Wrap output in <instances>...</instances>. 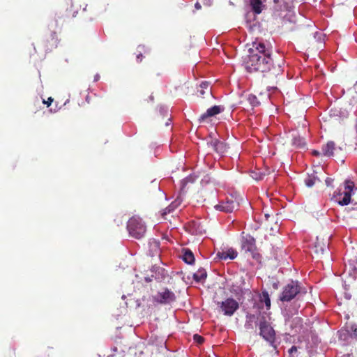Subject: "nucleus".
<instances>
[{
  "label": "nucleus",
  "instance_id": "nucleus-30",
  "mask_svg": "<svg viewBox=\"0 0 357 357\" xmlns=\"http://www.w3.org/2000/svg\"><path fill=\"white\" fill-rule=\"evenodd\" d=\"M234 221H235V220H234V219H232L231 215H229V216L227 217V222L233 223Z\"/></svg>",
  "mask_w": 357,
  "mask_h": 357
},
{
  "label": "nucleus",
  "instance_id": "nucleus-6",
  "mask_svg": "<svg viewBox=\"0 0 357 357\" xmlns=\"http://www.w3.org/2000/svg\"><path fill=\"white\" fill-rule=\"evenodd\" d=\"M238 206L236 195H225V212L231 213Z\"/></svg>",
  "mask_w": 357,
  "mask_h": 357
},
{
  "label": "nucleus",
  "instance_id": "nucleus-41",
  "mask_svg": "<svg viewBox=\"0 0 357 357\" xmlns=\"http://www.w3.org/2000/svg\"><path fill=\"white\" fill-rule=\"evenodd\" d=\"M108 357H115V355L114 354H112V355L109 356Z\"/></svg>",
  "mask_w": 357,
  "mask_h": 357
},
{
  "label": "nucleus",
  "instance_id": "nucleus-33",
  "mask_svg": "<svg viewBox=\"0 0 357 357\" xmlns=\"http://www.w3.org/2000/svg\"><path fill=\"white\" fill-rule=\"evenodd\" d=\"M217 256L218 257V258H219L220 259H222V258H223V252H219L218 253Z\"/></svg>",
  "mask_w": 357,
  "mask_h": 357
},
{
  "label": "nucleus",
  "instance_id": "nucleus-35",
  "mask_svg": "<svg viewBox=\"0 0 357 357\" xmlns=\"http://www.w3.org/2000/svg\"><path fill=\"white\" fill-rule=\"evenodd\" d=\"M216 208L218 209H220V211H222L223 210V207L221 206V205H217L216 206Z\"/></svg>",
  "mask_w": 357,
  "mask_h": 357
},
{
  "label": "nucleus",
  "instance_id": "nucleus-34",
  "mask_svg": "<svg viewBox=\"0 0 357 357\" xmlns=\"http://www.w3.org/2000/svg\"><path fill=\"white\" fill-rule=\"evenodd\" d=\"M144 280L146 282H150L152 281V278L150 277H146Z\"/></svg>",
  "mask_w": 357,
  "mask_h": 357
},
{
  "label": "nucleus",
  "instance_id": "nucleus-8",
  "mask_svg": "<svg viewBox=\"0 0 357 357\" xmlns=\"http://www.w3.org/2000/svg\"><path fill=\"white\" fill-rule=\"evenodd\" d=\"M260 334L266 340H271L274 336V331L266 321H260Z\"/></svg>",
  "mask_w": 357,
  "mask_h": 357
},
{
  "label": "nucleus",
  "instance_id": "nucleus-15",
  "mask_svg": "<svg viewBox=\"0 0 357 357\" xmlns=\"http://www.w3.org/2000/svg\"><path fill=\"white\" fill-rule=\"evenodd\" d=\"M259 301L261 303H264L266 307L267 310H269L271 307V299L269 294L267 291H262L261 294L259 296Z\"/></svg>",
  "mask_w": 357,
  "mask_h": 357
},
{
  "label": "nucleus",
  "instance_id": "nucleus-2",
  "mask_svg": "<svg viewBox=\"0 0 357 357\" xmlns=\"http://www.w3.org/2000/svg\"><path fill=\"white\" fill-rule=\"evenodd\" d=\"M354 183L346 180L343 186H340L333 194L332 199L340 206H347L351 202V197L354 194Z\"/></svg>",
  "mask_w": 357,
  "mask_h": 357
},
{
  "label": "nucleus",
  "instance_id": "nucleus-21",
  "mask_svg": "<svg viewBox=\"0 0 357 357\" xmlns=\"http://www.w3.org/2000/svg\"><path fill=\"white\" fill-rule=\"evenodd\" d=\"M292 143L294 146L297 147H303L305 146V142L304 139L299 136L298 137H294Z\"/></svg>",
  "mask_w": 357,
  "mask_h": 357
},
{
  "label": "nucleus",
  "instance_id": "nucleus-42",
  "mask_svg": "<svg viewBox=\"0 0 357 357\" xmlns=\"http://www.w3.org/2000/svg\"><path fill=\"white\" fill-rule=\"evenodd\" d=\"M113 350H114V351H117V348H116V347H114V348L113 349Z\"/></svg>",
  "mask_w": 357,
  "mask_h": 357
},
{
  "label": "nucleus",
  "instance_id": "nucleus-37",
  "mask_svg": "<svg viewBox=\"0 0 357 357\" xmlns=\"http://www.w3.org/2000/svg\"><path fill=\"white\" fill-rule=\"evenodd\" d=\"M214 146H215V150L218 151V144H214Z\"/></svg>",
  "mask_w": 357,
  "mask_h": 357
},
{
  "label": "nucleus",
  "instance_id": "nucleus-24",
  "mask_svg": "<svg viewBox=\"0 0 357 357\" xmlns=\"http://www.w3.org/2000/svg\"><path fill=\"white\" fill-rule=\"evenodd\" d=\"M193 340L197 345H201L204 342V338L198 334H195L193 335Z\"/></svg>",
  "mask_w": 357,
  "mask_h": 357
},
{
  "label": "nucleus",
  "instance_id": "nucleus-1",
  "mask_svg": "<svg viewBox=\"0 0 357 357\" xmlns=\"http://www.w3.org/2000/svg\"><path fill=\"white\" fill-rule=\"evenodd\" d=\"M249 54L245 59L246 68L252 71L268 72L273 66L270 53L262 43H253L248 50Z\"/></svg>",
  "mask_w": 357,
  "mask_h": 357
},
{
  "label": "nucleus",
  "instance_id": "nucleus-43",
  "mask_svg": "<svg viewBox=\"0 0 357 357\" xmlns=\"http://www.w3.org/2000/svg\"><path fill=\"white\" fill-rule=\"evenodd\" d=\"M279 1H280V0H274V2L277 3H278V2H279Z\"/></svg>",
  "mask_w": 357,
  "mask_h": 357
},
{
  "label": "nucleus",
  "instance_id": "nucleus-22",
  "mask_svg": "<svg viewBox=\"0 0 357 357\" xmlns=\"http://www.w3.org/2000/svg\"><path fill=\"white\" fill-rule=\"evenodd\" d=\"M317 178L314 175L308 176L305 179V183L307 187H312L314 185Z\"/></svg>",
  "mask_w": 357,
  "mask_h": 357
},
{
  "label": "nucleus",
  "instance_id": "nucleus-36",
  "mask_svg": "<svg viewBox=\"0 0 357 357\" xmlns=\"http://www.w3.org/2000/svg\"><path fill=\"white\" fill-rule=\"evenodd\" d=\"M99 79H100V75H96L95 76L94 80H95V81H98Z\"/></svg>",
  "mask_w": 357,
  "mask_h": 357
},
{
  "label": "nucleus",
  "instance_id": "nucleus-20",
  "mask_svg": "<svg viewBox=\"0 0 357 357\" xmlns=\"http://www.w3.org/2000/svg\"><path fill=\"white\" fill-rule=\"evenodd\" d=\"M265 175L266 174L264 172L259 171H253L250 173L251 177L257 181L263 179Z\"/></svg>",
  "mask_w": 357,
  "mask_h": 357
},
{
  "label": "nucleus",
  "instance_id": "nucleus-23",
  "mask_svg": "<svg viewBox=\"0 0 357 357\" xmlns=\"http://www.w3.org/2000/svg\"><path fill=\"white\" fill-rule=\"evenodd\" d=\"M176 206L174 205V203H172L169 206H168L167 208H165L162 213V216L163 218H165V216L167 214V213H171L172 211H173L175 208Z\"/></svg>",
  "mask_w": 357,
  "mask_h": 357
},
{
  "label": "nucleus",
  "instance_id": "nucleus-27",
  "mask_svg": "<svg viewBox=\"0 0 357 357\" xmlns=\"http://www.w3.org/2000/svg\"><path fill=\"white\" fill-rule=\"evenodd\" d=\"M333 181V178L328 177L326 179L325 183L327 186H331L332 185Z\"/></svg>",
  "mask_w": 357,
  "mask_h": 357
},
{
  "label": "nucleus",
  "instance_id": "nucleus-5",
  "mask_svg": "<svg viewBox=\"0 0 357 357\" xmlns=\"http://www.w3.org/2000/svg\"><path fill=\"white\" fill-rule=\"evenodd\" d=\"M153 300L160 304H169L176 300V296L173 291L165 288L153 297Z\"/></svg>",
  "mask_w": 357,
  "mask_h": 357
},
{
  "label": "nucleus",
  "instance_id": "nucleus-12",
  "mask_svg": "<svg viewBox=\"0 0 357 357\" xmlns=\"http://www.w3.org/2000/svg\"><path fill=\"white\" fill-rule=\"evenodd\" d=\"M341 151V148H336L333 142H328L322 147V152L325 156L331 157L334 155V152Z\"/></svg>",
  "mask_w": 357,
  "mask_h": 357
},
{
  "label": "nucleus",
  "instance_id": "nucleus-39",
  "mask_svg": "<svg viewBox=\"0 0 357 357\" xmlns=\"http://www.w3.org/2000/svg\"><path fill=\"white\" fill-rule=\"evenodd\" d=\"M314 154L318 155L319 154V153L317 151H314Z\"/></svg>",
  "mask_w": 357,
  "mask_h": 357
},
{
  "label": "nucleus",
  "instance_id": "nucleus-16",
  "mask_svg": "<svg viewBox=\"0 0 357 357\" xmlns=\"http://www.w3.org/2000/svg\"><path fill=\"white\" fill-rule=\"evenodd\" d=\"M183 259L185 263L192 264L195 261V257L192 252L190 250L184 249Z\"/></svg>",
  "mask_w": 357,
  "mask_h": 357
},
{
  "label": "nucleus",
  "instance_id": "nucleus-11",
  "mask_svg": "<svg viewBox=\"0 0 357 357\" xmlns=\"http://www.w3.org/2000/svg\"><path fill=\"white\" fill-rule=\"evenodd\" d=\"M221 112V108L220 106H213L206 110V112L202 114L199 118V122H205L209 117H212Z\"/></svg>",
  "mask_w": 357,
  "mask_h": 357
},
{
  "label": "nucleus",
  "instance_id": "nucleus-28",
  "mask_svg": "<svg viewBox=\"0 0 357 357\" xmlns=\"http://www.w3.org/2000/svg\"><path fill=\"white\" fill-rule=\"evenodd\" d=\"M296 351H297V348L295 346L291 347L289 350V352L290 354H293L294 352H296Z\"/></svg>",
  "mask_w": 357,
  "mask_h": 357
},
{
  "label": "nucleus",
  "instance_id": "nucleus-40",
  "mask_svg": "<svg viewBox=\"0 0 357 357\" xmlns=\"http://www.w3.org/2000/svg\"><path fill=\"white\" fill-rule=\"evenodd\" d=\"M154 246L158 249V243H155L154 244Z\"/></svg>",
  "mask_w": 357,
  "mask_h": 357
},
{
  "label": "nucleus",
  "instance_id": "nucleus-32",
  "mask_svg": "<svg viewBox=\"0 0 357 357\" xmlns=\"http://www.w3.org/2000/svg\"><path fill=\"white\" fill-rule=\"evenodd\" d=\"M195 7L197 10H199L202 8V6L199 2H197L195 3Z\"/></svg>",
  "mask_w": 357,
  "mask_h": 357
},
{
  "label": "nucleus",
  "instance_id": "nucleus-38",
  "mask_svg": "<svg viewBox=\"0 0 357 357\" xmlns=\"http://www.w3.org/2000/svg\"><path fill=\"white\" fill-rule=\"evenodd\" d=\"M273 287H274L275 289H278V284H277V283H275V284H273Z\"/></svg>",
  "mask_w": 357,
  "mask_h": 357
},
{
  "label": "nucleus",
  "instance_id": "nucleus-19",
  "mask_svg": "<svg viewBox=\"0 0 357 357\" xmlns=\"http://www.w3.org/2000/svg\"><path fill=\"white\" fill-rule=\"evenodd\" d=\"M247 100L252 107H256V106L259 105V102L258 101L257 98L255 95H252V94L248 95V96L247 98Z\"/></svg>",
  "mask_w": 357,
  "mask_h": 357
},
{
  "label": "nucleus",
  "instance_id": "nucleus-18",
  "mask_svg": "<svg viewBox=\"0 0 357 357\" xmlns=\"http://www.w3.org/2000/svg\"><path fill=\"white\" fill-rule=\"evenodd\" d=\"M236 256L237 252L232 248H229L227 250V252H225V260L227 258L234 259L236 257Z\"/></svg>",
  "mask_w": 357,
  "mask_h": 357
},
{
  "label": "nucleus",
  "instance_id": "nucleus-14",
  "mask_svg": "<svg viewBox=\"0 0 357 357\" xmlns=\"http://www.w3.org/2000/svg\"><path fill=\"white\" fill-rule=\"evenodd\" d=\"M150 53V50L147 47H146L144 45H138L137 48V53H136V58L137 61L138 63L142 62L143 59V54H149Z\"/></svg>",
  "mask_w": 357,
  "mask_h": 357
},
{
  "label": "nucleus",
  "instance_id": "nucleus-13",
  "mask_svg": "<svg viewBox=\"0 0 357 357\" xmlns=\"http://www.w3.org/2000/svg\"><path fill=\"white\" fill-rule=\"evenodd\" d=\"M212 94L211 88L208 82H202L199 85V89L197 90V95L203 98L205 95L208 96Z\"/></svg>",
  "mask_w": 357,
  "mask_h": 357
},
{
  "label": "nucleus",
  "instance_id": "nucleus-7",
  "mask_svg": "<svg viewBox=\"0 0 357 357\" xmlns=\"http://www.w3.org/2000/svg\"><path fill=\"white\" fill-rule=\"evenodd\" d=\"M58 41L56 33L52 31L42 40V45L46 51H52L57 47Z\"/></svg>",
  "mask_w": 357,
  "mask_h": 357
},
{
  "label": "nucleus",
  "instance_id": "nucleus-3",
  "mask_svg": "<svg viewBox=\"0 0 357 357\" xmlns=\"http://www.w3.org/2000/svg\"><path fill=\"white\" fill-rule=\"evenodd\" d=\"M127 229L131 236L139 239L144 236L146 227L139 217L133 216L128 221Z\"/></svg>",
  "mask_w": 357,
  "mask_h": 357
},
{
  "label": "nucleus",
  "instance_id": "nucleus-26",
  "mask_svg": "<svg viewBox=\"0 0 357 357\" xmlns=\"http://www.w3.org/2000/svg\"><path fill=\"white\" fill-rule=\"evenodd\" d=\"M54 99L52 97H49L47 100H43V102L50 107Z\"/></svg>",
  "mask_w": 357,
  "mask_h": 357
},
{
  "label": "nucleus",
  "instance_id": "nucleus-10",
  "mask_svg": "<svg viewBox=\"0 0 357 357\" xmlns=\"http://www.w3.org/2000/svg\"><path fill=\"white\" fill-rule=\"evenodd\" d=\"M238 308V303L232 298L227 299L225 301V315H232Z\"/></svg>",
  "mask_w": 357,
  "mask_h": 357
},
{
  "label": "nucleus",
  "instance_id": "nucleus-31",
  "mask_svg": "<svg viewBox=\"0 0 357 357\" xmlns=\"http://www.w3.org/2000/svg\"><path fill=\"white\" fill-rule=\"evenodd\" d=\"M294 1V0H287V1H284V7H285V8H287V7H288V6H289V2H291V1Z\"/></svg>",
  "mask_w": 357,
  "mask_h": 357
},
{
  "label": "nucleus",
  "instance_id": "nucleus-25",
  "mask_svg": "<svg viewBox=\"0 0 357 357\" xmlns=\"http://www.w3.org/2000/svg\"><path fill=\"white\" fill-rule=\"evenodd\" d=\"M213 300H214V302H215L217 303V305L222 309L223 310V301H221L217 294H215V295L213 297Z\"/></svg>",
  "mask_w": 357,
  "mask_h": 357
},
{
  "label": "nucleus",
  "instance_id": "nucleus-17",
  "mask_svg": "<svg viewBox=\"0 0 357 357\" xmlns=\"http://www.w3.org/2000/svg\"><path fill=\"white\" fill-rule=\"evenodd\" d=\"M207 276L206 271L204 268H199L196 273L193 274V278L197 282H201L204 280Z\"/></svg>",
  "mask_w": 357,
  "mask_h": 357
},
{
  "label": "nucleus",
  "instance_id": "nucleus-29",
  "mask_svg": "<svg viewBox=\"0 0 357 357\" xmlns=\"http://www.w3.org/2000/svg\"><path fill=\"white\" fill-rule=\"evenodd\" d=\"M203 3L205 6H210L211 5V0H203Z\"/></svg>",
  "mask_w": 357,
  "mask_h": 357
},
{
  "label": "nucleus",
  "instance_id": "nucleus-4",
  "mask_svg": "<svg viewBox=\"0 0 357 357\" xmlns=\"http://www.w3.org/2000/svg\"><path fill=\"white\" fill-rule=\"evenodd\" d=\"M299 291L300 287L298 282L291 281L283 288L282 292L280 296V300L281 301H290Z\"/></svg>",
  "mask_w": 357,
  "mask_h": 357
},
{
  "label": "nucleus",
  "instance_id": "nucleus-9",
  "mask_svg": "<svg viewBox=\"0 0 357 357\" xmlns=\"http://www.w3.org/2000/svg\"><path fill=\"white\" fill-rule=\"evenodd\" d=\"M266 0H249V5L252 11L255 15L260 14L265 8Z\"/></svg>",
  "mask_w": 357,
  "mask_h": 357
}]
</instances>
